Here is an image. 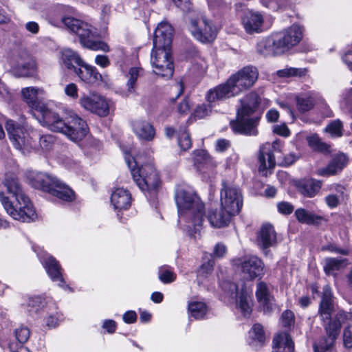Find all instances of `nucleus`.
<instances>
[{
    "label": "nucleus",
    "mask_w": 352,
    "mask_h": 352,
    "mask_svg": "<svg viewBox=\"0 0 352 352\" xmlns=\"http://www.w3.org/2000/svg\"><path fill=\"white\" fill-rule=\"evenodd\" d=\"M38 122L51 131L63 133L70 140L78 142L82 140L89 132L87 122L72 111L63 115L56 111H30Z\"/></svg>",
    "instance_id": "f257e3e1"
},
{
    "label": "nucleus",
    "mask_w": 352,
    "mask_h": 352,
    "mask_svg": "<svg viewBox=\"0 0 352 352\" xmlns=\"http://www.w3.org/2000/svg\"><path fill=\"white\" fill-rule=\"evenodd\" d=\"M173 33V28L168 23L162 21L159 23L155 30L153 48L151 54L154 72L166 78H171L174 72L170 56Z\"/></svg>",
    "instance_id": "f03ea898"
},
{
    "label": "nucleus",
    "mask_w": 352,
    "mask_h": 352,
    "mask_svg": "<svg viewBox=\"0 0 352 352\" xmlns=\"http://www.w3.org/2000/svg\"><path fill=\"white\" fill-rule=\"evenodd\" d=\"M7 192L14 198V202L5 196L0 190V202L6 212L14 219L22 222H31L37 219V214L30 199L24 193L18 179L6 176L3 182Z\"/></svg>",
    "instance_id": "7ed1b4c3"
},
{
    "label": "nucleus",
    "mask_w": 352,
    "mask_h": 352,
    "mask_svg": "<svg viewBox=\"0 0 352 352\" xmlns=\"http://www.w3.org/2000/svg\"><path fill=\"white\" fill-rule=\"evenodd\" d=\"M175 201L178 209L179 222L190 231H199L205 219L204 204L192 190L178 187L175 193Z\"/></svg>",
    "instance_id": "20e7f679"
},
{
    "label": "nucleus",
    "mask_w": 352,
    "mask_h": 352,
    "mask_svg": "<svg viewBox=\"0 0 352 352\" xmlns=\"http://www.w3.org/2000/svg\"><path fill=\"white\" fill-rule=\"evenodd\" d=\"M64 10L65 7L60 6L52 11L48 16L49 22L57 27L64 24L78 36L80 44L85 48L104 52L110 50L109 46L105 42L96 40L97 34L90 25L73 17L65 16Z\"/></svg>",
    "instance_id": "39448f33"
},
{
    "label": "nucleus",
    "mask_w": 352,
    "mask_h": 352,
    "mask_svg": "<svg viewBox=\"0 0 352 352\" xmlns=\"http://www.w3.org/2000/svg\"><path fill=\"white\" fill-rule=\"evenodd\" d=\"M258 77V71L253 66H245L230 76L225 83L208 91L206 100L212 107V103L239 95L252 87Z\"/></svg>",
    "instance_id": "423d86ee"
},
{
    "label": "nucleus",
    "mask_w": 352,
    "mask_h": 352,
    "mask_svg": "<svg viewBox=\"0 0 352 352\" xmlns=\"http://www.w3.org/2000/svg\"><path fill=\"white\" fill-rule=\"evenodd\" d=\"M125 161L131 170L134 182L142 191L155 192L160 184V177L155 167L150 164L140 165L139 156L125 154Z\"/></svg>",
    "instance_id": "0eeeda50"
},
{
    "label": "nucleus",
    "mask_w": 352,
    "mask_h": 352,
    "mask_svg": "<svg viewBox=\"0 0 352 352\" xmlns=\"http://www.w3.org/2000/svg\"><path fill=\"white\" fill-rule=\"evenodd\" d=\"M31 185L44 192H48L65 201H72L75 198L74 192L56 177L37 173L30 177Z\"/></svg>",
    "instance_id": "6e6552de"
},
{
    "label": "nucleus",
    "mask_w": 352,
    "mask_h": 352,
    "mask_svg": "<svg viewBox=\"0 0 352 352\" xmlns=\"http://www.w3.org/2000/svg\"><path fill=\"white\" fill-rule=\"evenodd\" d=\"M221 206L228 211L224 216L221 214V220H214L212 223L216 226H222L226 223L229 216H234L239 213L243 206V197L241 190L234 184L222 183L221 190ZM221 216V214H219Z\"/></svg>",
    "instance_id": "1a4fd4ad"
},
{
    "label": "nucleus",
    "mask_w": 352,
    "mask_h": 352,
    "mask_svg": "<svg viewBox=\"0 0 352 352\" xmlns=\"http://www.w3.org/2000/svg\"><path fill=\"white\" fill-rule=\"evenodd\" d=\"M333 310L332 291L331 287L326 285L322 289V294L318 309V314L322 322H338L340 329L342 322L352 320V312H346L344 310L338 311L335 317L332 318L331 314Z\"/></svg>",
    "instance_id": "9d476101"
},
{
    "label": "nucleus",
    "mask_w": 352,
    "mask_h": 352,
    "mask_svg": "<svg viewBox=\"0 0 352 352\" xmlns=\"http://www.w3.org/2000/svg\"><path fill=\"white\" fill-rule=\"evenodd\" d=\"M256 111H237L236 118L230 122V127L235 133L245 135H256V129L261 115Z\"/></svg>",
    "instance_id": "9b49d317"
},
{
    "label": "nucleus",
    "mask_w": 352,
    "mask_h": 352,
    "mask_svg": "<svg viewBox=\"0 0 352 352\" xmlns=\"http://www.w3.org/2000/svg\"><path fill=\"white\" fill-rule=\"evenodd\" d=\"M190 30L192 36L201 43L212 42L217 30L212 22L204 16L190 20Z\"/></svg>",
    "instance_id": "f8f14e48"
},
{
    "label": "nucleus",
    "mask_w": 352,
    "mask_h": 352,
    "mask_svg": "<svg viewBox=\"0 0 352 352\" xmlns=\"http://www.w3.org/2000/svg\"><path fill=\"white\" fill-rule=\"evenodd\" d=\"M281 148V142L278 140L272 143L266 142L261 146L258 155V170L263 175H267L269 170L274 168L276 160L274 153L280 152Z\"/></svg>",
    "instance_id": "ddd939ff"
},
{
    "label": "nucleus",
    "mask_w": 352,
    "mask_h": 352,
    "mask_svg": "<svg viewBox=\"0 0 352 352\" xmlns=\"http://www.w3.org/2000/svg\"><path fill=\"white\" fill-rule=\"evenodd\" d=\"M234 264L240 270L244 277L252 280L261 278L264 274V264L256 256H245L234 260Z\"/></svg>",
    "instance_id": "4468645a"
},
{
    "label": "nucleus",
    "mask_w": 352,
    "mask_h": 352,
    "mask_svg": "<svg viewBox=\"0 0 352 352\" xmlns=\"http://www.w3.org/2000/svg\"><path fill=\"white\" fill-rule=\"evenodd\" d=\"M278 47V52L282 54L296 46L303 37L302 28L297 24H293L280 34L276 35Z\"/></svg>",
    "instance_id": "2eb2a0df"
},
{
    "label": "nucleus",
    "mask_w": 352,
    "mask_h": 352,
    "mask_svg": "<svg viewBox=\"0 0 352 352\" xmlns=\"http://www.w3.org/2000/svg\"><path fill=\"white\" fill-rule=\"evenodd\" d=\"M37 255L52 280L58 282L60 287H67L63 277L62 268L58 261L45 252H38Z\"/></svg>",
    "instance_id": "dca6fc26"
},
{
    "label": "nucleus",
    "mask_w": 352,
    "mask_h": 352,
    "mask_svg": "<svg viewBox=\"0 0 352 352\" xmlns=\"http://www.w3.org/2000/svg\"><path fill=\"white\" fill-rule=\"evenodd\" d=\"M6 129L16 148L21 149L31 145L29 135L22 124L8 120L6 122Z\"/></svg>",
    "instance_id": "f3484780"
},
{
    "label": "nucleus",
    "mask_w": 352,
    "mask_h": 352,
    "mask_svg": "<svg viewBox=\"0 0 352 352\" xmlns=\"http://www.w3.org/2000/svg\"><path fill=\"white\" fill-rule=\"evenodd\" d=\"M272 290V286L263 281H260L256 284L255 295L258 302L265 313L270 312L274 304Z\"/></svg>",
    "instance_id": "a211bd4d"
},
{
    "label": "nucleus",
    "mask_w": 352,
    "mask_h": 352,
    "mask_svg": "<svg viewBox=\"0 0 352 352\" xmlns=\"http://www.w3.org/2000/svg\"><path fill=\"white\" fill-rule=\"evenodd\" d=\"M81 106L86 110H109L114 109V103L104 96L93 93L80 99Z\"/></svg>",
    "instance_id": "6ab92c4d"
},
{
    "label": "nucleus",
    "mask_w": 352,
    "mask_h": 352,
    "mask_svg": "<svg viewBox=\"0 0 352 352\" xmlns=\"http://www.w3.org/2000/svg\"><path fill=\"white\" fill-rule=\"evenodd\" d=\"M256 243L263 251L276 245L277 235L272 225L270 223L262 225L256 235Z\"/></svg>",
    "instance_id": "aec40b11"
},
{
    "label": "nucleus",
    "mask_w": 352,
    "mask_h": 352,
    "mask_svg": "<svg viewBox=\"0 0 352 352\" xmlns=\"http://www.w3.org/2000/svg\"><path fill=\"white\" fill-rule=\"evenodd\" d=\"M75 74L81 81L89 85H98L102 81V76L98 69L85 62L78 68H75Z\"/></svg>",
    "instance_id": "412c9836"
},
{
    "label": "nucleus",
    "mask_w": 352,
    "mask_h": 352,
    "mask_svg": "<svg viewBox=\"0 0 352 352\" xmlns=\"http://www.w3.org/2000/svg\"><path fill=\"white\" fill-rule=\"evenodd\" d=\"M12 72L17 77L32 76L36 72L35 63L29 54L23 52L16 59V64L12 67Z\"/></svg>",
    "instance_id": "4be33fe9"
},
{
    "label": "nucleus",
    "mask_w": 352,
    "mask_h": 352,
    "mask_svg": "<svg viewBox=\"0 0 352 352\" xmlns=\"http://www.w3.org/2000/svg\"><path fill=\"white\" fill-rule=\"evenodd\" d=\"M326 336L322 337L316 345L321 349L331 351L335 342L340 334V324L336 322H323Z\"/></svg>",
    "instance_id": "5701e85b"
},
{
    "label": "nucleus",
    "mask_w": 352,
    "mask_h": 352,
    "mask_svg": "<svg viewBox=\"0 0 352 352\" xmlns=\"http://www.w3.org/2000/svg\"><path fill=\"white\" fill-rule=\"evenodd\" d=\"M264 22L263 14L258 12L250 11L242 19V24L248 34L258 33L262 30Z\"/></svg>",
    "instance_id": "b1692460"
},
{
    "label": "nucleus",
    "mask_w": 352,
    "mask_h": 352,
    "mask_svg": "<svg viewBox=\"0 0 352 352\" xmlns=\"http://www.w3.org/2000/svg\"><path fill=\"white\" fill-rule=\"evenodd\" d=\"M348 163V157L344 153L336 155L325 168H320L317 170V175L319 176H331L340 172Z\"/></svg>",
    "instance_id": "393cba45"
},
{
    "label": "nucleus",
    "mask_w": 352,
    "mask_h": 352,
    "mask_svg": "<svg viewBox=\"0 0 352 352\" xmlns=\"http://www.w3.org/2000/svg\"><path fill=\"white\" fill-rule=\"evenodd\" d=\"M236 306L244 316L250 315L253 306L252 290L243 285L236 296Z\"/></svg>",
    "instance_id": "a878e982"
},
{
    "label": "nucleus",
    "mask_w": 352,
    "mask_h": 352,
    "mask_svg": "<svg viewBox=\"0 0 352 352\" xmlns=\"http://www.w3.org/2000/svg\"><path fill=\"white\" fill-rule=\"evenodd\" d=\"M111 202L115 210H127L131 206V195L127 190L118 188L113 191Z\"/></svg>",
    "instance_id": "bb28decb"
},
{
    "label": "nucleus",
    "mask_w": 352,
    "mask_h": 352,
    "mask_svg": "<svg viewBox=\"0 0 352 352\" xmlns=\"http://www.w3.org/2000/svg\"><path fill=\"white\" fill-rule=\"evenodd\" d=\"M134 133L142 140L152 141L155 137V129L148 122L137 120L132 122Z\"/></svg>",
    "instance_id": "cd10ccee"
},
{
    "label": "nucleus",
    "mask_w": 352,
    "mask_h": 352,
    "mask_svg": "<svg viewBox=\"0 0 352 352\" xmlns=\"http://www.w3.org/2000/svg\"><path fill=\"white\" fill-rule=\"evenodd\" d=\"M297 105L301 110L305 109H325L329 108L324 98L318 95L296 98Z\"/></svg>",
    "instance_id": "c85d7f7f"
},
{
    "label": "nucleus",
    "mask_w": 352,
    "mask_h": 352,
    "mask_svg": "<svg viewBox=\"0 0 352 352\" xmlns=\"http://www.w3.org/2000/svg\"><path fill=\"white\" fill-rule=\"evenodd\" d=\"M278 44L276 36L267 37L258 42L256 51L264 56L282 54L281 52H278Z\"/></svg>",
    "instance_id": "c756f323"
},
{
    "label": "nucleus",
    "mask_w": 352,
    "mask_h": 352,
    "mask_svg": "<svg viewBox=\"0 0 352 352\" xmlns=\"http://www.w3.org/2000/svg\"><path fill=\"white\" fill-rule=\"evenodd\" d=\"M20 304L30 315H34L45 307L46 301L44 298L39 296H22Z\"/></svg>",
    "instance_id": "7c9ffc66"
},
{
    "label": "nucleus",
    "mask_w": 352,
    "mask_h": 352,
    "mask_svg": "<svg viewBox=\"0 0 352 352\" xmlns=\"http://www.w3.org/2000/svg\"><path fill=\"white\" fill-rule=\"evenodd\" d=\"M21 94L24 100L32 108H35L38 110H47L45 106H40L39 95H43L44 91L42 89L35 88L34 87H26L22 89Z\"/></svg>",
    "instance_id": "2f4dec72"
},
{
    "label": "nucleus",
    "mask_w": 352,
    "mask_h": 352,
    "mask_svg": "<svg viewBox=\"0 0 352 352\" xmlns=\"http://www.w3.org/2000/svg\"><path fill=\"white\" fill-rule=\"evenodd\" d=\"M297 187L303 196L314 197L321 189L322 182L314 179H304L298 182Z\"/></svg>",
    "instance_id": "473e14b6"
},
{
    "label": "nucleus",
    "mask_w": 352,
    "mask_h": 352,
    "mask_svg": "<svg viewBox=\"0 0 352 352\" xmlns=\"http://www.w3.org/2000/svg\"><path fill=\"white\" fill-rule=\"evenodd\" d=\"M283 347L287 349L288 352L294 351V342L291 336L286 332H280L276 334L273 339L274 352H281L280 349Z\"/></svg>",
    "instance_id": "72a5a7b5"
},
{
    "label": "nucleus",
    "mask_w": 352,
    "mask_h": 352,
    "mask_svg": "<svg viewBox=\"0 0 352 352\" xmlns=\"http://www.w3.org/2000/svg\"><path fill=\"white\" fill-rule=\"evenodd\" d=\"M194 165L201 171L213 166L212 160L205 150H196L193 152Z\"/></svg>",
    "instance_id": "f704fd0d"
},
{
    "label": "nucleus",
    "mask_w": 352,
    "mask_h": 352,
    "mask_svg": "<svg viewBox=\"0 0 352 352\" xmlns=\"http://www.w3.org/2000/svg\"><path fill=\"white\" fill-rule=\"evenodd\" d=\"M62 58L65 65L68 69H73L74 71L77 68L74 64L79 67L84 63L80 56L71 49H64L62 51Z\"/></svg>",
    "instance_id": "c9c22d12"
},
{
    "label": "nucleus",
    "mask_w": 352,
    "mask_h": 352,
    "mask_svg": "<svg viewBox=\"0 0 352 352\" xmlns=\"http://www.w3.org/2000/svg\"><path fill=\"white\" fill-rule=\"evenodd\" d=\"M261 99L255 92L245 95L241 100V108L238 110H254L261 107Z\"/></svg>",
    "instance_id": "e433bc0d"
},
{
    "label": "nucleus",
    "mask_w": 352,
    "mask_h": 352,
    "mask_svg": "<svg viewBox=\"0 0 352 352\" xmlns=\"http://www.w3.org/2000/svg\"><path fill=\"white\" fill-rule=\"evenodd\" d=\"M190 316L196 320L203 319L207 313V307L204 302L192 300L188 306Z\"/></svg>",
    "instance_id": "4c0bfd02"
},
{
    "label": "nucleus",
    "mask_w": 352,
    "mask_h": 352,
    "mask_svg": "<svg viewBox=\"0 0 352 352\" xmlns=\"http://www.w3.org/2000/svg\"><path fill=\"white\" fill-rule=\"evenodd\" d=\"M295 216L300 223L309 225L317 224L322 219L320 216L309 212L302 208L297 209L295 212Z\"/></svg>",
    "instance_id": "58836bf2"
},
{
    "label": "nucleus",
    "mask_w": 352,
    "mask_h": 352,
    "mask_svg": "<svg viewBox=\"0 0 352 352\" xmlns=\"http://www.w3.org/2000/svg\"><path fill=\"white\" fill-rule=\"evenodd\" d=\"M346 265L345 260L327 258L324 260V270L328 275H333L335 272Z\"/></svg>",
    "instance_id": "ea45409f"
},
{
    "label": "nucleus",
    "mask_w": 352,
    "mask_h": 352,
    "mask_svg": "<svg viewBox=\"0 0 352 352\" xmlns=\"http://www.w3.org/2000/svg\"><path fill=\"white\" fill-rule=\"evenodd\" d=\"M176 274L168 265L161 266L158 269V278L164 284H169L175 280Z\"/></svg>",
    "instance_id": "a19ab883"
},
{
    "label": "nucleus",
    "mask_w": 352,
    "mask_h": 352,
    "mask_svg": "<svg viewBox=\"0 0 352 352\" xmlns=\"http://www.w3.org/2000/svg\"><path fill=\"white\" fill-rule=\"evenodd\" d=\"M178 145L181 150L186 151L192 146V140L190 135L187 129L184 127H181L178 132L177 136Z\"/></svg>",
    "instance_id": "79ce46f5"
},
{
    "label": "nucleus",
    "mask_w": 352,
    "mask_h": 352,
    "mask_svg": "<svg viewBox=\"0 0 352 352\" xmlns=\"http://www.w3.org/2000/svg\"><path fill=\"white\" fill-rule=\"evenodd\" d=\"M141 68L140 67H131L129 69L127 77L126 87L127 91L130 94L134 93L137 84V80L140 76V72Z\"/></svg>",
    "instance_id": "37998d69"
},
{
    "label": "nucleus",
    "mask_w": 352,
    "mask_h": 352,
    "mask_svg": "<svg viewBox=\"0 0 352 352\" xmlns=\"http://www.w3.org/2000/svg\"><path fill=\"white\" fill-rule=\"evenodd\" d=\"M307 70L302 68L286 67L276 72V75L280 78L302 77L306 74Z\"/></svg>",
    "instance_id": "c03bdc74"
},
{
    "label": "nucleus",
    "mask_w": 352,
    "mask_h": 352,
    "mask_svg": "<svg viewBox=\"0 0 352 352\" xmlns=\"http://www.w3.org/2000/svg\"><path fill=\"white\" fill-rule=\"evenodd\" d=\"M223 214L224 216L226 214H228V211L224 210L222 208H220L219 210L215 209V210H210L208 211L207 218H208V220L210 224L211 225V226H212L214 228H220L227 226L228 225L232 216H229L228 219L226 221V223H225V224H223L222 226H216V225H214V223H212L214 220L221 221V217L222 215L220 216L219 214Z\"/></svg>",
    "instance_id": "a18cd8bd"
},
{
    "label": "nucleus",
    "mask_w": 352,
    "mask_h": 352,
    "mask_svg": "<svg viewBox=\"0 0 352 352\" xmlns=\"http://www.w3.org/2000/svg\"><path fill=\"white\" fill-rule=\"evenodd\" d=\"M325 131L329 133L332 138H340L343 135V126L340 120L331 122L325 128Z\"/></svg>",
    "instance_id": "49530a36"
},
{
    "label": "nucleus",
    "mask_w": 352,
    "mask_h": 352,
    "mask_svg": "<svg viewBox=\"0 0 352 352\" xmlns=\"http://www.w3.org/2000/svg\"><path fill=\"white\" fill-rule=\"evenodd\" d=\"M307 140L309 146L316 151L326 152L329 149V146L327 144L322 142L318 136L316 135L309 136L307 138Z\"/></svg>",
    "instance_id": "de8ad7c7"
},
{
    "label": "nucleus",
    "mask_w": 352,
    "mask_h": 352,
    "mask_svg": "<svg viewBox=\"0 0 352 352\" xmlns=\"http://www.w3.org/2000/svg\"><path fill=\"white\" fill-rule=\"evenodd\" d=\"M315 112L316 111H289V115L292 117V121L296 118L298 117L305 122H314V123L320 124L322 121L321 120H314L312 118H307V116L314 117V113H315Z\"/></svg>",
    "instance_id": "09e8293b"
},
{
    "label": "nucleus",
    "mask_w": 352,
    "mask_h": 352,
    "mask_svg": "<svg viewBox=\"0 0 352 352\" xmlns=\"http://www.w3.org/2000/svg\"><path fill=\"white\" fill-rule=\"evenodd\" d=\"M250 336L252 340L259 342H263L265 334L263 327L260 324H255L249 331Z\"/></svg>",
    "instance_id": "8fccbe9b"
},
{
    "label": "nucleus",
    "mask_w": 352,
    "mask_h": 352,
    "mask_svg": "<svg viewBox=\"0 0 352 352\" xmlns=\"http://www.w3.org/2000/svg\"><path fill=\"white\" fill-rule=\"evenodd\" d=\"M16 339L20 344H24L30 338V331L28 327H20L14 331Z\"/></svg>",
    "instance_id": "3c124183"
},
{
    "label": "nucleus",
    "mask_w": 352,
    "mask_h": 352,
    "mask_svg": "<svg viewBox=\"0 0 352 352\" xmlns=\"http://www.w3.org/2000/svg\"><path fill=\"white\" fill-rule=\"evenodd\" d=\"M55 139L54 137L52 135H44L40 138L39 144L41 148L45 151H47L52 148L54 144Z\"/></svg>",
    "instance_id": "603ef678"
},
{
    "label": "nucleus",
    "mask_w": 352,
    "mask_h": 352,
    "mask_svg": "<svg viewBox=\"0 0 352 352\" xmlns=\"http://www.w3.org/2000/svg\"><path fill=\"white\" fill-rule=\"evenodd\" d=\"M280 320L284 327L290 328L294 324V314L292 311L286 310L282 314Z\"/></svg>",
    "instance_id": "864d4df0"
},
{
    "label": "nucleus",
    "mask_w": 352,
    "mask_h": 352,
    "mask_svg": "<svg viewBox=\"0 0 352 352\" xmlns=\"http://www.w3.org/2000/svg\"><path fill=\"white\" fill-rule=\"evenodd\" d=\"M343 343L346 348H352V325L346 326L343 331Z\"/></svg>",
    "instance_id": "5fc2aeb1"
},
{
    "label": "nucleus",
    "mask_w": 352,
    "mask_h": 352,
    "mask_svg": "<svg viewBox=\"0 0 352 352\" xmlns=\"http://www.w3.org/2000/svg\"><path fill=\"white\" fill-rule=\"evenodd\" d=\"M206 69V63L204 59L197 58L194 60L192 69L195 73L197 74H202L205 72Z\"/></svg>",
    "instance_id": "6e6d98bb"
},
{
    "label": "nucleus",
    "mask_w": 352,
    "mask_h": 352,
    "mask_svg": "<svg viewBox=\"0 0 352 352\" xmlns=\"http://www.w3.org/2000/svg\"><path fill=\"white\" fill-rule=\"evenodd\" d=\"M341 200L342 199L334 195V193H330L324 198L326 204L331 209L336 208L340 204Z\"/></svg>",
    "instance_id": "4d7b16f0"
},
{
    "label": "nucleus",
    "mask_w": 352,
    "mask_h": 352,
    "mask_svg": "<svg viewBox=\"0 0 352 352\" xmlns=\"http://www.w3.org/2000/svg\"><path fill=\"white\" fill-rule=\"evenodd\" d=\"M214 265V261L213 259H208L207 261L204 262L200 267V269L198 271L199 274L204 275L210 273L213 270V267Z\"/></svg>",
    "instance_id": "13d9d810"
},
{
    "label": "nucleus",
    "mask_w": 352,
    "mask_h": 352,
    "mask_svg": "<svg viewBox=\"0 0 352 352\" xmlns=\"http://www.w3.org/2000/svg\"><path fill=\"white\" fill-rule=\"evenodd\" d=\"M278 210L280 213L283 214H291L294 208V206L289 202L282 201L277 204Z\"/></svg>",
    "instance_id": "bf43d9fd"
},
{
    "label": "nucleus",
    "mask_w": 352,
    "mask_h": 352,
    "mask_svg": "<svg viewBox=\"0 0 352 352\" xmlns=\"http://www.w3.org/2000/svg\"><path fill=\"white\" fill-rule=\"evenodd\" d=\"M273 132L283 137H288L290 135V131L285 124L274 125Z\"/></svg>",
    "instance_id": "052dcab7"
},
{
    "label": "nucleus",
    "mask_w": 352,
    "mask_h": 352,
    "mask_svg": "<svg viewBox=\"0 0 352 352\" xmlns=\"http://www.w3.org/2000/svg\"><path fill=\"white\" fill-rule=\"evenodd\" d=\"M329 190L331 191V193H334V195L344 199L345 193V188L344 186L334 184L329 186Z\"/></svg>",
    "instance_id": "680f3d73"
},
{
    "label": "nucleus",
    "mask_w": 352,
    "mask_h": 352,
    "mask_svg": "<svg viewBox=\"0 0 352 352\" xmlns=\"http://www.w3.org/2000/svg\"><path fill=\"white\" fill-rule=\"evenodd\" d=\"M209 111H194L193 114H191L187 120V122L191 123L192 121L198 119H203L209 116Z\"/></svg>",
    "instance_id": "e2e57ef3"
},
{
    "label": "nucleus",
    "mask_w": 352,
    "mask_h": 352,
    "mask_svg": "<svg viewBox=\"0 0 352 352\" xmlns=\"http://www.w3.org/2000/svg\"><path fill=\"white\" fill-rule=\"evenodd\" d=\"M95 63L102 68L107 67L110 65V60L105 55H97L95 58Z\"/></svg>",
    "instance_id": "0e129e2a"
},
{
    "label": "nucleus",
    "mask_w": 352,
    "mask_h": 352,
    "mask_svg": "<svg viewBox=\"0 0 352 352\" xmlns=\"http://www.w3.org/2000/svg\"><path fill=\"white\" fill-rule=\"evenodd\" d=\"M65 94L70 97L77 98L78 97V88L74 83H70L65 88Z\"/></svg>",
    "instance_id": "69168bd1"
},
{
    "label": "nucleus",
    "mask_w": 352,
    "mask_h": 352,
    "mask_svg": "<svg viewBox=\"0 0 352 352\" xmlns=\"http://www.w3.org/2000/svg\"><path fill=\"white\" fill-rule=\"evenodd\" d=\"M25 28L28 32L33 34H37L40 30L38 24L35 21L27 22L25 24Z\"/></svg>",
    "instance_id": "338daca9"
},
{
    "label": "nucleus",
    "mask_w": 352,
    "mask_h": 352,
    "mask_svg": "<svg viewBox=\"0 0 352 352\" xmlns=\"http://www.w3.org/2000/svg\"><path fill=\"white\" fill-rule=\"evenodd\" d=\"M342 61L348 69L352 71V50L347 51L342 57Z\"/></svg>",
    "instance_id": "774afa93"
}]
</instances>
